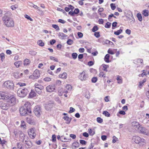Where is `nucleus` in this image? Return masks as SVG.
Wrapping results in <instances>:
<instances>
[{"mask_svg": "<svg viewBox=\"0 0 149 149\" xmlns=\"http://www.w3.org/2000/svg\"><path fill=\"white\" fill-rule=\"evenodd\" d=\"M11 15L10 12H8L5 14L2 18L3 22L6 26L13 27L14 26V21L10 17Z\"/></svg>", "mask_w": 149, "mask_h": 149, "instance_id": "1", "label": "nucleus"}, {"mask_svg": "<svg viewBox=\"0 0 149 149\" xmlns=\"http://www.w3.org/2000/svg\"><path fill=\"white\" fill-rule=\"evenodd\" d=\"M132 142L133 143L134 142L136 144L140 143V145L142 146L146 142V140L143 139L141 138L138 136H135L133 137Z\"/></svg>", "mask_w": 149, "mask_h": 149, "instance_id": "2", "label": "nucleus"}, {"mask_svg": "<svg viewBox=\"0 0 149 149\" xmlns=\"http://www.w3.org/2000/svg\"><path fill=\"white\" fill-rule=\"evenodd\" d=\"M17 93L19 96L23 97L27 95L28 93V91L26 88H21L17 90Z\"/></svg>", "mask_w": 149, "mask_h": 149, "instance_id": "3", "label": "nucleus"}, {"mask_svg": "<svg viewBox=\"0 0 149 149\" xmlns=\"http://www.w3.org/2000/svg\"><path fill=\"white\" fill-rule=\"evenodd\" d=\"M19 112L21 115L24 116L26 114L29 115L31 113V110L30 108L28 109L24 106H22L19 108Z\"/></svg>", "mask_w": 149, "mask_h": 149, "instance_id": "4", "label": "nucleus"}, {"mask_svg": "<svg viewBox=\"0 0 149 149\" xmlns=\"http://www.w3.org/2000/svg\"><path fill=\"white\" fill-rule=\"evenodd\" d=\"M3 86L9 89H13L14 86L12 81L8 80L5 81L3 85Z\"/></svg>", "mask_w": 149, "mask_h": 149, "instance_id": "5", "label": "nucleus"}, {"mask_svg": "<svg viewBox=\"0 0 149 149\" xmlns=\"http://www.w3.org/2000/svg\"><path fill=\"white\" fill-rule=\"evenodd\" d=\"M6 100H7V102L9 105L10 107L16 103V98L13 96L10 97H9L8 96V98Z\"/></svg>", "mask_w": 149, "mask_h": 149, "instance_id": "6", "label": "nucleus"}, {"mask_svg": "<svg viewBox=\"0 0 149 149\" xmlns=\"http://www.w3.org/2000/svg\"><path fill=\"white\" fill-rule=\"evenodd\" d=\"M41 110V107L38 106H37L34 107L33 112L35 115L38 117H39L42 113Z\"/></svg>", "mask_w": 149, "mask_h": 149, "instance_id": "7", "label": "nucleus"}, {"mask_svg": "<svg viewBox=\"0 0 149 149\" xmlns=\"http://www.w3.org/2000/svg\"><path fill=\"white\" fill-rule=\"evenodd\" d=\"M88 75L85 71H83L79 76V79L82 81H85L88 78Z\"/></svg>", "mask_w": 149, "mask_h": 149, "instance_id": "8", "label": "nucleus"}, {"mask_svg": "<svg viewBox=\"0 0 149 149\" xmlns=\"http://www.w3.org/2000/svg\"><path fill=\"white\" fill-rule=\"evenodd\" d=\"M35 131L36 129L34 128H31L28 130V134L31 138L33 139L35 138L36 136Z\"/></svg>", "mask_w": 149, "mask_h": 149, "instance_id": "9", "label": "nucleus"}, {"mask_svg": "<svg viewBox=\"0 0 149 149\" xmlns=\"http://www.w3.org/2000/svg\"><path fill=\"white\" fill-rule=\"evenodd\" d=\"M40 76L39 71L38 70H36L34 72L33 74L30 76L29 78L33 79H37Z\"/></svg>", "mask_w": 149, "mask_h": 149, "instance_id": "10", "label": "nucleus"}, {"mask_svg": "<svg viewBox=\"0 0 149 149\" xmlns=\"http://www.w3.org/2000/svg\"><path fill=\"white\" fill-rule=\"evenodd\" d=\"M9 105L7 102L6 103L2 101H0V107L1 109L3 110L8 109L10 107Z\"/></svg>", "mask_w": 149, "mask_h": 149, "instance_id": "11", "label": "nucleus"}, {"mask_svg": "<svg viewBox=\"0 0 149 149\" xmlns=\"http://www.w3.org/2000/svg\"><path fill=\"white\" fill-rule=\"evenodd\" d=\"M7 94V93L4 92L0 91V99L6 100L8 98V96Z\"/></svg>", "mask_w": 149, "mask_h": 149, "instance_id": "12", "label": "nucleus"}, {"mask_svg": "<svg viewBox=\"0 0 149 149\" xmlns=\"http://www.w3.org/2000/svg\"><path fill=\"white\" fill-rule=\"evenodd\" d=\"M25 144V147L27 148H29L31 147L32 143L29 140V139L26 138L24 142H23Z\"/></svg>", "mask_w": 149, "mask_h": 149, "instance_id": "13", "label": "nucleus"}, {"mask_svg": "<svg viewBox=\"0 0 149 149\" xmlns=\"http://www.w3.org/2000/svg\"><path fill=\"white\" fill-rule=\"evenodd\" d=\"M132 125L133 128L136 130H138L140 127L139 124L136 121H134L132 123Z\"/></svg>", "mask_w": 149, "mask_h": 149, "instance_id": "14", "label": "nucleus"}, {"mask_svg": "<svg viewBox=\"0 0 149 149\" xmlns=\"http://www.w3.org/2000/svg\"><path fill=\"white\" fill-rule=\"evenodd\" d=\"M139 130L142 134L146 135L149 134V132L148 130L144 127H141L140 126Z\"/></svg>", "mask_w": 149, "mask_h": 149, "instance_id": "15", "label": "nucleus"}, {"mask_svg": "<svg viewBox=\"0 0 149 149\" xmlns=\"http://www.w3.org/2000/svg\"><path fill=\"white\" fill-rule=\"evenodd\" d=\"M55 88L54 86L49 85L46 87V90L47 92H52L55 90Z\"/></svg>", "mask_w": 149, "mask_h": 149, "instance_id": "16", "label": "nucleus"}, {"mask_svg": "<svg viewBox=\"0 0 149 149\" xmlns=\"http://www.w3.org/2000/svg\"><path fill=\"white\" fill-rule=\"evenodd\" d=\"M45 109L47 110H49L52 108V103L51 101L46 103L45 104Z\"/></svg>", "mask_w": 149, "mask_h": 149, "instance_id": "17", "label": "nucleus"}, {"mask_svg": "<svg viewBox=\"0 0 149 149\" xmlns=\"http://www.w3.org/2000/svg\"><path fill=\"white\" fill-rule=\"evenodd\" d=\"M19 133V137L20 140L22 142H24V140L28 138L27 136L24 135V134L22 132H20Z\"/></svg>", "mask_w": 149, "mask_h": 149, "instance_id": "18", "label": "nucleus"}, {"mask_svg": "<svg viewBox=\"0 0 149 149\" xmlns=\"http://www.w3.org/2000/svg\"><path fill=\"white\" fill-rule=\"evenodd\" d=\"M26 121L28 123L30 124L33 125L35 123L33 119L30 116L27 118Z\"/></svg>", "mask_w": 149, "mask_h": 149, "instance_id": "19", "label": "nucleus"}, {"mask_svg": "<svg viewBox=\"0 0 149 149\" xmlns=\"http://www.w3.org/2000/svg\"><path fill=\"white\" fill-rule=\"evenodd\" d=\"M58 36L59 38L61 39H63L67 37V35L64 34L63 33H59L58 34Z\"/></svg>", "mask_w": 149, "mask_h": 149, "instance_id": "20", "label": "nucleus"}, {"mask_svg": "<svg viewBox=\"0 0 149 149\" xmlns=\"http://www.w3.org/2000/svg\"><path fill=\"white\" fill-rule=\"evenodd\" d=\"M30 60L27 58L25 59L24 61V65L25 66L28 65L30 63Z\"/></svg>", "mask_w": 149, "mask_h": 149, "instance_id": "21", "label": "nucleus"}, {"mask_svg": "<svg viewBox=\"0 0 149 149\" xmlns=\"http://www.w3.org/2000/svg\"><path fill=\"white\" fill-rule=\"evenodd\" d=\"M35 88H38L40 89H43L44 87L43 86L38 84L37 83H36L34 85Z\"/></svg>", "mask_w": 149, "mask_h": 149, "instance_id": "22", "label": "nucleus"}, {"mask_svg": "<svg viewBox=\"0 0 149 149\" xmlns=\"http://www.w3.org/2000/svg\"><path fill=\"white\" fill-rule=\"evenodd\" d=\"M116 79L118 81V83L119 84H121L122 83V77L119 76L118 75L117 76Z\"/></svg>", "mask_w": 149, "mask_h": 149, "instance_id": "23", "label": "nucleus"}, {"mask_svg": "<svg viewBox=\"0 0 149 149\" xmlns=\"http://www.w3.org/2000/svg\"><path fill=\"white\" fill-rule=\"evenodd\" d=\"M63 119L67 121V123L69 124L70 123L71 119L68 116H65L63 117Z\"/></svg>", "mask_w": 149, "mask_h": 149, "instance_id": "24", "label": "nucleus"}, {"mask_svg": "<svg viewBox=\"0 0 149 149\" xmlns=\"http://www.w3.org/2000/svg\"><path fill=\"white\" fill-rule=\"evenodd\" d=\"M79 143L78 142H74L72 145V147L76 148L79 146Z\"/></svg>", "mask_w": 149, "mask_h": 149, "instance_id": "25", "label": "nucleus"}, {"mask_svg": "<svg viewBox=\"0 0 149 149\" xmlns=\"http://www.w3.org/2000/svg\"><path fill=\"white\" fill-rule=\"evenodd\" d=\"M59 77L62 78L66 79L67 77V74L66 72H64L62 74H60Z\"/></svg>", "mask_w": 149, "mask_h": 149, "instance_id": "26", "label": "nucleus"}, {"mask_svg": "<svg viewBox=\"0 0 149 149\" xmlns=\"http://www.w3.org/2000/svg\"><path fill=\"white\" fill-rule=\"evenodd\" d=\"M110 55L109 54H107L104 57V60L107 63L109 62V58Z\"/></svg>", "mask_w": 149, "mask_h": 149, "instance_id": "27", "label": "nucleus"}, {"mask_svg": "<svg viewBox=\"0 0 149 149\" xmlns=\"http://www.w3.org/2000/svg\"><path fill=\"white\" fill-rule=\"evenodd\" d=\"M36 93L34 91L31 90L29 94V96L31 97H33L36 96Z\"/></svg>", "mask_w": 149, "mask_h": 149, "instance_id": "28", "label": "nucleus"}, {"mask_svg": "<svg viewBox=\"0 0 149 149\" xmlns=\"http://www.w3.org/2000/svg\"><path fill=\"white\" fill-rule=\"evenodd\" d=\"M30 106V104L29 102H25L23 106L24 107L26 108H30L29 107Z\"/></svg>", "mask_w": 149, "mask_h": 149, "instance_id": "29", "label": "nucleus"}, {"mask_svg": "<svg viewBox=\"0 0 149 149\" xmlns=\"http://www.w3.org/2000/svg\"><path fill=\"white\" fill-rule=\"evenodd\" d=\"M102 66L103 67V70L106 72H107V69L109 68V66L107 65L103 64L102 65Z\"/></svg>", "mask_w": 149, "mask_h": 149, "instance_id": "30", "label": "nucleus"}, {"mask_svg": "<svg viewBox=\"0 0 149 149\" xmlns=\"http://www.w3.org/2000/svg\"><path fill=\"white\" fill-rule=\"evenodd\" d=\"M22 62L21 61H18L15 62L14 63L15 65L17 68L19 67L20 65L22 63Z\"/></svg>", "mask_w": 149, "mask_h": 149, "instance_id": "31", "label": "nucleus"}, {"mask_svg": "<svg viewBox=\"0 0 149 149\" xmlns=\"http://www.w3.org/2000/svg\"><path fill=\"white\" fill-rule=\"evenodd\" d=\"M122 31L123 30L120 29L116 31H115L114 32V34L116 35H118L122 32Z\"/></svg>", "mask_w": 149, "mask_h": 149, "instance_id": "32", "label": "nucleus"}, {"mask_svg": "<svg viewBox=\"0 0 149 149\" xmlns=\"http://www.w3.org/2000/svg\"><path fill=\"white\" fill-rule=\"evenodd\" d=\"M38 44L40 46L42 47L44 45V43L41 40H39L37 42Z\"/></svg>", "mask_w": 149, "mask_h": 149, "instance_id": "33", "label": "nucleus"}, {"mask_svg": "<svg viewBox=\"0 0 149 149\" xmlns=\"http://www.w3.org/2000/svg\"><path fill=\"white\" fill-rule=\"evenodd\" d=\"M66 88L68 91H70L71 90L72 88L71 85L70 84H68L66 86Z\"/></svg>", "mask_w": 149, "mask_h": 149, "instance_id": "34", "label": "nucleus"}, {"mask_svg": "<svg viewBox=\"0 0 149 149\" xmlns=\"http://www.w3.org/2000/svg\"><path fill=\"white\" fill-rule=\"evenodd\" d=\"M137 17L138 18V20L140 21H141L142 20V17L141 14L138 13L137 14Z\"/></svg>", "mask_w": 149, "mask_h": 149, "instance_id": "35", "label": "nucleus"}, {"mask_svg": "<svg viewBox=\"0 0 149 149\" xmlns=\"http://www.w3.org/2000/svg\"><path fill=\"white\" fill-rule=\"evenodd\" d=\"M143 72L141 74H139V77H143L144 75H146L147 74L146 73V70H143Z\"/></svg>", "mask_w": 149, "mask_h": 149, "instance_id": "36", "label": "nucleus"}, {"mask_svg": "<svg viewBox=\"0 0 149 149\" xmlns=\"http://www.w3.org/2000/svg\"><path fill=\"white\" fill-rule=\"evenodd\" d=\"M143 14L145 16H147L148 15V10H144L143 11Z\"/></svg>", "mask_w": 149, "mask_h": 149, "instance_id": "37", "label": "nucleus"}, {"mask_svg": "<svg viewBox=\"0 0 149 149\" xmlns=\"http://www.w3.org/2000/svg\"><path fill=\"white\" fill-rule=\"evenodd\" d=\"M143 123L146 125L147 126H149V120H144L143 121Z\"/></svg>", "mask_w": 149, "mask_h": 149, "instance_id": "38", "label": "nucleus"}, {"mask_svg": "<svg viewBox=\"0 0 149 149\" xmlns=\"http://www.w3.org/2000/svg\"><path fill=\"white\" fill-rule=\"evenodd\" d=\"M52 26L53 28L56 29L57 31H58L60 29L59 26L57 25L56 24H53Z\"/></svg>", "mask_w": 149, "mask_h": 149, "instance_id": "39", "label": "nucleus"}, {"mask_svg": "<svg viewBox=\"0 0 149 149\" xmlns=\"http://www.w3.org/2000/svg\"><path fill=\"white\" fill-rule=\"evenodd\" d=\"M98 28L97 26H95L92 29V31L93 32H95L98 30Z\"/></svg>", "mask_w": 149, "mask_h": 149, "instance_id": "40", "label": "nucleus"}, {"mask_svg": "<svg viewBox=\"0 0 149 149\" xmlns=\"http://www.w3.org/2000/svg\"><path fill=\"white\" fill-rule=\"evenodd\" d=\"M21 126L22 127H23L24 129L26 128V126L25 125V122L24 121H21Z\"/></svg>", "mask_w": 149, "mask_h": 149, "instance_id": "41", "label": "nucleus"}, {"mask_svg": "<svg viewBox=\"0 0 149 149\" xmlns=\"http://www.w3.org/2000/svg\"><path fill=\"white\" fill-rule=\"evenodd\" d=\"M97 80V79L96 77H93L91 79V81L92 82L95 83L96 82Z\"/></svg>", "mask_w": 149, "mask_h": 149, "instance_id": "42", "label": "nucleus"}, {"mask_svg": "<svg viewBox=\"0 0 149 149\" xmlns=\"http://www.w3.org/2000/svg\"><path fill=\"white\" fill-rule=\"evenodd\" d=\"M94 35L97 38H99L100 36V32H95Z\"/></svg>", "mask_w": 149, "mask_h": 149, "instance_id": "43", "label": "nucleus"}, {"mask_svg": "<svg viewBox=\"0 0 149 149\" xmlns=\"http://www.w3.org/2000/svg\"><path fill=\"white\" fill-rule=\"evenodd\" d=\"M72 56L74 59H75L77 58V54L76 53H74L72 54Z\"/></svg>", "mask_w": 149, "mask_h": 149, "instance_id": "44", "label": "nucleus"}, {"mask_svg": "<svg viewBox=\"0 0 149 149\" xmlns=\"http://www.w3.org/2000/svg\"><path fill=\"white\" fill-rule=\"evenodd\" d=\"M0 55L1 60L2 61H3V60L5 58L4 54V53H2L0 54Z\"/></svg>", "mask_w": 149, "mask_h": 149, "instance_id": "45", "label": "nucleus"}, {"mask_svg": "<svg viewBox=\"0 0 149 149\" xmlns=\"http://www.w3.org/2000/svg\"><path fill=\"white\" fill-rule=\"evenodd\" d=\"M111 23L109 22H108L106 23L105 27L106 28H109L111 26Z\"/></svg>", "mask_w": 149, "mask_h": 149, "instance_id": "46", "label": "nucleus"}, {"mask_svg": "<svg viewBox=\"0 0 149 149\" xmlns=\"http://www.w3.org/2000/svg\"><path fill=\"white\" fill-rule=\"evenodd\" d=\"M18 74V73H16L15 74V77L16 78H20V77H22L23 76V73H21L20 74V75H18L17 76V75H16V74Z\"/></svg>", "mask_w": 149, "mask_h": 149, "instance_id": "47", "label": "nucleus"}, {"mask_svg": "<svg viewBox=\"0 0 149 149\" xmlns=\"http://www.w3.org/2000/svg\"><path fill=\"white\" fill-rule=\"evenodd\" d=\"M103 114L107 117H109L110 114L107 111H104L103 112Z\"/></svg>", "mask_w": 149, "mask_h": 149, "instance_id": "48", "label": "nucleus"}, {"mask_svg": "<svg viewBox=\"0 0 149 149\" xmlns=\"http://www.w3.org/2000/svg\"><path fill=\"white\" fill-rule=\"evenodd\" d=\"M73 42V40L70 39H68L67 42V43L69 45H71L72 44Z\"/></svg>", "mask_w": 149, "mask_h": 149, "instance_id": "49", "label": "nucleus"}, {"mask_svg": "<svg viewBox=\"0 0 149 149\" xmlns=\"http://www.w3.org/2000/svg\"><path fill=\"white\" fill-rule=\"evenodd\" d=\"M35 91L37 92V93L39 94H40L41 93L42 91L41 90L42 89H40L38 88H35Z\"/></svg>", "mask_w": 149, "mask_h": 149, "instance_id": "50", "label": "nucleus"}, {"mask_svg": "<svg viewBox=\"0 0 149 149\" xmlns=\"http://www.w3.org/2000/svg\"><path fill=\"white\" fill-rule=\"evenodd\" d=\"M99 77H104L105 78L106 77L105 74L103 72H100L99 74Z\"/></svg>", "mask_w": 149, "mask_h": 149, "instance_id": "51", "label": "nucleus"}, {"mask_svg": "<svg viewBox=\"0 0 149 149\" xmlns=\"http://www.w3.org/2000/svg\"><path fill=\"white\" fill-rule=\"evenodd\" d=\"M97 122L101 123L103 122V120L100 117H98L97 118Z\"/></svg>", "mask_w": 149, "mask_h": 149, "instance_id": "52", "label": "nucleus"}, {"mask_svg": "<svg viewBox=\"0 0 149 149\" xmlns=\"http://www.w3.org/2000/svg\"><path fill=\"white\" fill-rule=\"evenodd\" d=\"M146 81V79H144L142 81L139 82V86H142L143 84L145 83Z\"/></svg>", "mask_w": 149, "mask_h": 149, "instance_id": "53", "label": "nucleus"}, {"mask_svg": "<svg viewBox=\"0 0 149 149\" xmlns=\"http://www.w3.org/2000/svg\"><path fill=\"white\" fill-rule=\"evenodd\" d=\"M119 114L123 115H125V113L124 111H119V114H117V116H119Z\"/></svg>", "mask_w": 149, "mask_h": 149, "instance_id": "54", "label": "nucleus"}, {"mask_svg": "<svg viewBox=\"0 0 149 149\" xmlns=\"http://www.w3.org/2000/svg\"><path fill=\"white\" fill-rule=\"evenodd\" d=\"M113 140H112V143H114L116 142L118 139L115 136H113Z\"/></svg>", "mask_w": 149, "mask_h": 149, "instance_id": "55", "label": "nucleus"}, {"mask_svg": "<svg viewBox=\"0 0 149 149\" xmlns=\"http://www.w3.org/2000/svg\"><path fill=\"white\" fill-rule=\"evenodd\" d=\"M110 6L112 10H114L115 9L116 6L113 3H111Z\"/></svg>", "mask_w": 149, "mask_h": 149, "instance_id": "56", "label": "nucleus"}, {"mask_svg": "<svg viewBox=\"0 0 149 149\" xmlns=\"http://www.w3.org/2000/svg\"><path fill=\"white\" fill-rule=\"evenodd\" d=\"M50 58L51 60H53L54 61L58 62V59L56 58H55L52 56H51L50 57Z\"/></svg>", "mask_w": 149, "mask_h": 149, "instance_id": "57", "label": "nucleus"}, {"mask_svg": "<svg viewBox=\"0 0 149 149\" xmlns=\"http://www.w3.org/2000/svg\"><path fill=\"white\" fill-rule=\"evenodd\" d=\"M25 17L27 18V19L31 21H32V19L29 15H24Z\"/></svg>", "mask_w": 149, "mask_h": 149, "instance_id": "58", "label": "nucleus"}, {"mask_svg": "<svg viewBox=\"0 0 149 149\" xmlns=\"http://www.w3.org/2000/svg\"><path fill=\"white\" fill-rule=\"evenodd\" d=\"M75 111V109L74 108L72 107H70V110L69 111V113H71L73 112L74 111Z\"/></svg>", "mask_w": 149, "mask_h": 149, "instance_id": "59", "label": "nucleus"}, {"mask_svg": "<svg viewBox=\"0 0 149 149\" xmlns=\"http://www.w3.org/2000/svg\"><path fill=\"white\" fill-rule=\"evenodd\" d=\"M18 7V6L17 5L12 6H11V8L13 10H14Z\"/></svg>", "mask_w": 149, "mask_h": 149, "instance_id": "60", "label": "nucleus"}, {"mask_svg": "<svg viewBox=\"0 0 149 149\" xmlns=\"http://www.w3.org/2000/svg\"><path fill=\"white\" fill-rule=\"evenodd\" d=\"M36 54V52L34 51H31L29 52V54L32 55H34Z\"/></svg>", "mask_w": 149, "mask_h": 149, "instance_id": "61", "label": "nucleus"}, {"mask_svg": "<svg viewBox=\"0 0 149 149\" xmlns=\"http://www.w3.org/2000/svg\"><path fill=\"white\" fill-rule=\"evenodd\" d=\"M79 10L78 8H76L74 11V13L75 14H77L79 13Z\"/></svg>", "mask_w": 149, "mask_h": 149, "instance_id": "62", "label": "nucleus"}, {"mask_svg": "<svg viewBox=\"0 0 149 149\" xmlns=\"http://www.w3.org/2000/svg\"><path fill=\"white\" fill-rule=\"evenodd\" d=\"M80 143L82 145H85L86 144V141L83 140H79Z\"/></svg>", "mask_w": 149, "mask_h": 149, "instance_id": "63", "label": "nucleus"}, {"mask_svg": "<svg viewBox=\"0 0 149 149\" xmlns=\"http://www.w3.org/2000/svg\"><path fill=\"white\" fill-rule=\"evenodd\" d=\"M77 35L79 38H81L83 36V34L82 33L80 32H78L77 33Z\"/></svg>", "mask_w": 149, "mask_h": 149, "instance_id": "64", "label": "nucleus"}]
</instances>
